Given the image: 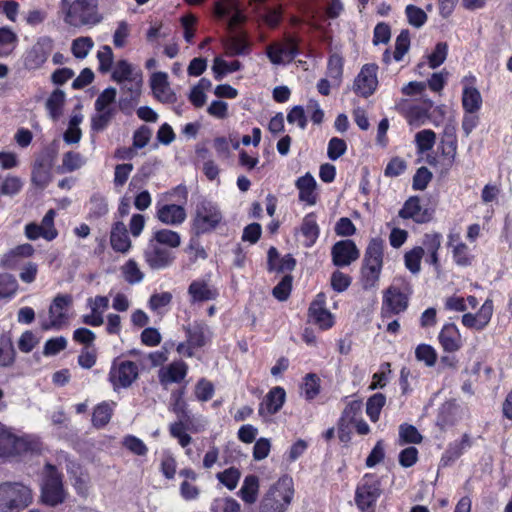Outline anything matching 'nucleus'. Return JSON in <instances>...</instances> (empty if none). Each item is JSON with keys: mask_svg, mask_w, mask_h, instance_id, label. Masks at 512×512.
<instances>
[{"mask_svg": "<svg viewBox=\"0 0 512 512\" xmlns=\"http://www.w3.org/2000/svg\"><path fill=\"white\" fill-rule=\"evenodd\" d=\"M59 13L70 27L95 26L102 22L99 0H60Z\"/></svg>", "mask_w": 512, "mask_h": 512, "instance_id": "nucleus-1", "label": "nucleus"}, {"mask_svg": "<svg viewBox=\"0 0 512 512\" xmlns=\"http://www.w3.org/2000/svg\"><path fill=\"white\" fill-rule=\"evenodd\" d=\"M384 241L373 238L365 251L361 267L360 282L364 290H373L378 287L383 267Z\"/></svg>", "mask_w": 512, "mask_h": 512, "instance_id": "nucleus-2", "label": "nucleus"}, {"mask_svg": "<svg viewBox=\"0 0 512 512\" xmlns=\"http://www.w3.org/2000/svg\"><path fill=\"white\" fill-rule=\"evenodd\" d=\"M33 502L30 487L21 482L0 484V512H20Z\"/></svg>", "mask_w": 512, "mask_h": 512, "instance_id": "nucleus-3", "label": "nucleus"}, {"mask_svg": "<svg viewBox=\"0 0 512 512\" xmlns=\"http://www.w3.org/2000/svg\"><path fill=\"white\" fill-rule=\"evenodd\" d=\"M293 495L292 478H280L263 496L259 507L260 512H285Z\"/></svg>", "mask_w": 512, "mask_h": 512, "instance_id": "nucleus-4", "label": "nucleus"}, {"mask_svg": "<svg viewBox=\"0 0 512 512\" xmlns=\"http://www.w3.org/2000/svg\"><path fill=\"white\" fill-rule=\"evenodd\" d=\"M66 493L63 487V475L57 468L47 463L41 485V499L49 506H57L65 501Z\"/></svg>", "mask_w": 512, "mask_h": 512, "instance_id": "nucleus-5", "label": "nucleus"}, {"mask_svg": "<svg viewBox=\"0 0 512 512\" xmlns=\"http://www.w3.org/2000/svg\"><path fill=\"white\" fill-rule=\"evenodd\" d=\"M381 494L379 479L374 474H366L357 485L355 503L363 512H375L376 503Z\"/></svg>", "mask_w": 512, "mask_h": 512, "instance_id": "nucleus-6", "label": "nucleus"}, {"mask_svg": "<svg viewBox=\"0 0 512 512\" xmlns=\"http://www.w3.org/2000/svg\"><path fill=\"white\" fill-rule=\"evenodd\" d=\"M411 288L403 281L402 286L390 285L383 293L382 316L391 317L407 310Z\"/></svg>", "mask_w": 512, "mask_h": 512, "instance_id": "nucleus-7", "label": "nucleus"}, {"mask_svg": "<svg viewBox=\"0 0 512 512\" xmlns=\"http://www.w3.org/2000/svg\"><path fill=\"white\" fill-rule=\"evenodd\" d=\"M139 377L138 365L130 360H114L110 368L108 379L114 391L129 388Z\"/></svg>", "mask_w": 512, "mask_h": 512, "instance_id": "nucleus-8", "label": "nucleus"}, {"mask_svg": "<svg viewBox=\"0 0 512 512\" xmlns=\"http://www.w3.org/2000/svg\"><path fill=\"white\" fill-rule=\"evenodd\" d=\"M300 38L296 35H287L282 43L274 42L267 46L266 55L274 65H280L284 59L293 61L300 54Z\"/></svg>", "mask_w": 512, "mask_h": 512, "instance_id": "nucleus-9", "label": "nucleus"}, {"mask_svg": "<svg viewBox=\"0 0 512 512\" xmlns=\"http://www.w3.org/2000/svg\"><path fill=\"white\" fill-rule=\"evenodd\" d=\"M458 149V140L454 126H446L440 143L437 146V152L440 154L441 166L448 171L454 164Z\"/></svg>", "mask_w": 512, "mask_h": 512, "instance_id": "nucleus-10", "label": "nucleus"}, {"mask_svg": "<svg viewBox=\"0 0 512 512\" xmlns=\"http://www.w3.org/2000/svg\"><path fill=\"white\" fill-rule=\"evenodd\" d=\"M73 298L70 294H58L49 308L50 322L41 324V328L45 331L50 329L59 330L66 323V310L72 304Z\"/></svg>", "mask_w": 512, "mask_h": 512, "instance_id": "nucleus-11", "label": "nucleus"}, {"mask_svg": "<svg viewBox=\"0 0 512 512\" xmlns=\"http://www.w3.org/2000/svg\"><path fill=\"white\" fill-rule=\"evenodd\" d=\"M477 78L472 73L462 78V109L466 113H477L483 104L480 91L476 87Z\"/></svg>", "mask_w": 512, "mask_h": 512, "instance_id": "nucleus-12", "label": "nucleus"}, {"mask_svg": "<svg viewBox=\"0 0 512 512\" xmlns=\"http://www.w3.org/2000/svg\"><path fill=\"white\" fill-rule=\"evenodd\" d=\"M53 50V40L48 36L40 37L37 42L26 52L24 58L25 67L29 70L41 68L47 61Z\"/></svg>", "mask_w": 512, "mask_h": 512, "instance_id": "nucleus-13", "label": "nucleus"}, {"mask_svg": "<svg viewBox=\"0 0 512 512\" xmlns=\"http://www.w3.org/2000/svg\"><path fill=\"white\" fill-rule=\"evenodd\" d=\"M377 71L378 66L375 63L363 65L354 80V92L363 98L371 96L378 86Z\"/></svg>", "mask_w": 512, "mask_h": 512, "instance_id": "nucleus-14", "label": "nucleus"}, {"mask_svg": "<svg viewBox=\"0 0 512 512\" xmlns=\"http://www.w3.org/2000/svg\"><path fill=\"white\" fill-rule=\"evenodd\" d=\"M144 257L149 267L155 270L169 267L175 259V255L170 248L161 246L159 243H153V240L145 249Z\"/></svg>", "mask_w": 512, "mask_h": 512, "instance_id": "nucleus-15", "label": "nucleus"}, {"mask_svg": "<svg viewBox=\"0 0 512 512\" xmlns=\"http://www.w3.org/2000/svg\"><path fill=\"white\" fill-rule=\"evenodd\" d=\"M434 210L429 207H423L420 198L417 196L409 197L399 211L402 219H412L416 224H425L433 219Z\"/></svg>", "mask_w": 512, "mask_h": 512, "instance_id": "nucleus-16", "label": "nucleus"}, {"mask_svg": "<svg viewBox=\"0 0 512 512\" xmlns=\"http://www.w3.org/2000/svg\"><path fill=\"white\" fill-rule=\"evenodd\" d=\"M326 296L324 293H318L310 304L308 309L309 322L319 326L320 329L326 330L333 326V315L326 309Z\"/></svg>", "mask_w": 512, "mask_h": 512, "instance_id": "nucleus-17", "label": "nucleus"}, {"mask_svg": "<svg viewBox=\"0 0 512 512\" xmlns=\"http://www.w3.org/2000/svg\"><path fill=\"white\" fill-rule=\"evenodd\" d=\"M221 221L222 213L216 203L204 197L197 200L194 224H220Z\"/></svg>", "mask_w": 512, "mask_h": 512, "instance_id": "nucleus-18", "label": "nucleus"}, {"mask_svg": "<svg viewBox=\"0 0 512 512\" xmlns=\"http://www.w3.org/2000/svg\"><path fill=\"white\" fill-rule=\"evenodd\" d=\"M358 257L359 251L352 240L339 241L332 248V260L335 266H347Z\"/></svg>", "mask_w": 512, "mask_h": 512, "instance_id": "nucleus-19", "label": "nucleus"}, {"mask_svg": "<svg viewBox=\"0 0 512 512\" xmlns=\"http://www.w3.org/2000/svg\"><path fill=\"white\" fill-rule=\"evenodd\" d=\"M295 187L298 190V199L305 204L312 206L318 201L317 182L310 172L299 177L295 181Z\"/></svg>", "mask_w": 512, "mask_h": 512, "instance_id": "nucleus-20", "label": "nucleus"}, {"mask_svg": "<svg viewBox=\"0 0 512 512\" xmlns=\"http://www.w3.org/2000/svg\"><path fill=\"white\" fill-rule=\"evenodd\" d=\"M438 339L445 352L454 353L462 347L461 335L454 323L445 324L439 333Z\"/></svg>", "mask_w": 512, "mask_h": 512, "instance_id": "nucleus-21", "label": "nucleus"}, {"mask_svg": "<svg viewBox=\"0 0 512 512\" xmlns=\"http://www.w3.org/2000/svg\"><path fill=\"white\" fill-rule=\"evenodd\" d=\"M285 397L286 393L282 387L276 386L272 388L265 396L263 403H261L259 414L273 415L277 413L282 408Z\"/></svg>", "mask_w": 512, "mask_h": 512, "instance_id": "nucleus-22", "label": "nucleus"}, {"mask_svg": "<svg viewBox=\"0 0 512 512\" xmlns=\"http://www.w3.org/2000/svg\"><path fill=\"white\" fill-rule=\"evenodd\" d=\"M9 456H21L40 451V442L30 436L16 437L11 433Z\"/></svg>", "mask_w": 512, "mask_h": 512, "instance_id": "nucleus-23", "label": "nucleus"}, {"mask_svg": "<svg viewBox=\"0 0 512 512\" xmlns=\"http://www.w3.org/2000/svg\"><path fill=\"white\" fill-rule=\"evenodd\" d=\"M433 107L431 100H425L423 105L411 104L404 111V117L412 126H420L429 119L430 110Z\"/></svg>", "mask_w": 512, "mask_h": 512, "instance_id": "nucleus-24", "label": "nucleus"}, {"mask_svg": "<svg viewBox=\"0 0 512 512\" xmlns=\"http://www.w3.org/2000/svg\"><path fill=\"white\" fill-rule=\"evenodd\" d=\"M187 340L190 346L201 348L211 338V331L205 323L195 322L185 328Z\"/></svg>", "mask_w": 512, "mask_h": 512, "instance_id": "nucleus-25", "label": "nucleus"}, {"mask_svg": "<svg viewBox=\"0 0 512 512\" xmlns=\"http://www.w3.org/2000/svg\"><path fill=\"white\" fill-rule=\"evenodd\" d=\"M157 217L164 224H182L186 211L182 205L164 204L157 209Z\"/></svg>", "mask_w": 512, "mask_h": 512, "instance_id": "nucleus-26", "label": "nucleus"}, {"mask_svg": "<svg viewBox=\"0 0 512 512\" xmlns=\"http://www.w3.org/2000/svg\"><path fill=\"white\" fill-rule=\"evenodd\" d=\"M187 374V366L184 363H172L159 371V381L166 387L171 383L181 382Z\"/></svg>", "mask_w": 512, "mask_h": 512, "instance_id": "nucleus-27", "label": "nucleus"}, {"mask_svg": "<svg viewBox=\"0 0 512 512\" xmlns=\"http://www.w3.org/2000/svg\"><path fill=\"white\" fill-rule=\"evenodd\" d=\"M233 8L228 0H218L214 5V14L219 19L229 17V27L234 28L243 23L245 16L240 11L232 13Z\"/></svg>", "mask_w": 512, "mask_h": 512, "instance_id": "nucleus-28", "label": "nucleus"}, {"mask_svg": "<svg viewBox=\"0 0 512 512\" xmlns=\"http://www.w3.org/2000/svg\"><path fill=\"white\" fill-rule=\"evenodd\" d=\"M142 79L140 78L135 84L130 87L126 85L123 87L128 93V96H122L119 100V109L125 115H131L135 106L139 102L141 95Z\"/></svg>", "mask_w": 512, "mask_h": 512, "instance_id": "nucleus-29", "label": "nucleus"}, {"mask_svg": "<svg viewBox=\"0 0 512 512\" xmlns=\"http://www.w3.org/2000/svg\"><path fill=\"white\" fill-rule=\"evenodd\" d=\"M66 470L70 479L73 481L76 492L81 496H86L88 494V477L83 473L80 465L69 461Z\"/></svg>", "mask_w": 512, "mask_h": 512, "instance_id": "nucleus-30", "label": "nucleus"}, {"mask_svg": "<svg viewBox=\"0 0 512 512\" xmlns=\"http://www.w3.org/2000/svg\"><path fill=\"white\" fill-rule=\"evenodd\" d=\"M111 78L117 83L129 81L135 84L140 78L142 79V74L140 71L133 74L132 65L127 60L122 59L116 63Z\"/></svg>", "mask_w": 512, "mask_h": 512, "instance_id": "nucleus-31", "label": "nucleus"}, {"mask_svg": "<svg viewBox=\"0 0 512 512\" xmlns=\"http://www.w3.org/2000/svg\"><path fill=\"white\" fill-rule=\"evenodd\" d=\"M51 181V163L47 159H38L32 168V182L45 188Z\"/></svg>", "mask_w": 512, "mask_h": 512, "instance_id": "nucleus-32", "label": "nucleus"}, {"mask_svg": "<svg viewBox=\"0 0 512 512\" xmlns=\"http://www.w3.org/2000/svg\"><path fill=\"white\" fill-rule=\"evenodd\" d=\"M470 446L471 441L468 434H464L461 440L450 443L441 458L442 466H448L451 462H454L463 454L464 450Z\"/></svg>", "mask_w": 512, "mask_h": 512, "instance_id": "nucleus-33", "label": "nucleus"}, {"mask_svg": "<svg viewBox=\"0 0 512 512\" xmlns=\"http://www.w3.org/2000/svg\"><path fill=\"white\" fill-rule=\"evenodd\" d=\"M188 293L193 302L214 300L218 296L217 290L211 288L204 281H193L189 285Z\"/></svg>", "mask_w": 512, "mask_h": 512, "instance_id": "nucleus-34", "label": "nucleus"}, {"mask_svg": "<svg viewBox=\"0 0 512 512\" xmlns=\"http://www.w3.org/2000/svg\"><path fill=\"white\" fill-rule=\"evenodd\" d=\"M448 245L452 247L453 259L459 266H469L472 263V256L469 254L468 247L458 241L453 234L449 236Z\"/></svg>", "mask_w": 512, "mask_h": 512, "instance_id": "nucleus-35", "label": "nucleus"}, {"mask_svg": "<svg viewBox=\"0 0 512 512\" xmlns=\"http://www.w3.org/2000/svg\"><path fill=\"white\" fill-rule=\"evenodd\" d=\"M65 104V93L61 89H55L46 101V109L50 118L54 121L58 120L62 113Z\"/></svg>", "mask_w": 512, "mask_h": 512, "instance_id": "nucleus-36", "label": "nucleus"}, {"mask_svg": "<svg viewBox=\"0 0 512 512\" xmlns=\"http://www.w3.org/2000/svg\"><path fill=\"white\" fill-rule=\"evenodd\" d=\"M259 491V479L256 475H248L245 477L239 495L247 504H254L257 501Z\"/></svg>", "mask_w": 512, "mask_h": 512, "instance_id": "nucleus-37", "label": "nucleus"}, {"mask_svg": "<svg viewBox=\"0 0 512 512\" xmlns=\"http://www.w3.org/2000/svg\"><path fill=\"white\" fill-rule=\"evenodd\" d=\"M112 248L121 253H126L131 247L128 230L125 226H114L110 235Z\"/></svg>", "mask_w": 512, "mask_h": 512, "instance_id": "nucleus-38", "label": "nucleus"}, {"mask_svg": "<svg viewBox=\"0 0 512 512\" xmlns=\"http://www.w3.org/2000/svg\"><path fill=\"white\" fill-rule=\"evenodd\" d=\"M344 59L341 55L333 53L329 56L327 61V77H329L334 84L340 85L343 77Z\"/></svg>", "mask_w": 512, "mask_h": 512, "instance_id": "nucleus-39", "label": "nucleus"}, {"mask_svg": "<svg viewBox=\"0 0 512 512\" xmlns=\"http://www.w3.org/2000/svg\"><path fill=\"white\" fill-rule=\"evenodd\" d=\"M242 64L239 60L227 62L221 57H215L212 70L214 78L218 81L222 80L227 73H233L241 70Z\"/></svg>", "mask_w": 512, "mask_h": 512, "instance_id": "nucleus-40", "label": "nucleus"}, {"mask_svg": "<svg viewBox=\"0 0 512 512\" xmlns=\"http://www.w3.org/2000/svg\"><path fill=\"white\" fill-rule=\"evenodd\" d=\"M301 389L306 400L311 401L315 399L321 390V380L318 375L315 373L306 374Z\"/></svg>", "mask_w": 512, "mask_h": 512, "instance_id": "nucleus-41", "label": "nucleus"}, {"mask_svg": "<svg viewBox=\"0 0 512 512\" xmlns=\"http://www.w3.org/2000/svg\"><path fill=\"white\" fill-rule=\"evenodd\" d=\"M417 152L423 154L430 151L436 142V133L431 129H423L415 134Z\"/></svg>", "mask_w": 512, "mask_h": 512, "instance_id": "nucleus-42", "label": "nucleus"}, {"mask_svg": "<svg viewBox=\"0 0 512 512\" xmlns=\"http://www.w3.org/2000/svg\"><path fill=\"white\" fill-rule=\"evenodd\" d=\"M113 409L107 402L97 405L92 414V424L96 428L105 427L111 420Z\"/></svg>", "mask_w": 512, "mask_h": 512, "instance_id": "nucleus-43", "label": "nucleus"}, {"mask_svg": "<svg viewBox=\"0 0 512 512\" xmlns=\"http://www.w3.org/2000/svg\"><path fill=\"white\" fill-rule=\"evenodd\" d=\"M25 235L30 240L42 237L47 241H52L58 236V231L55 226H25Z\"/></svg>", "mask_w": 512, "mask_h": 512, "instance_id": "nucleus-44", "label": "nucleus"}, {"mask_svg": "<svg viewBox=\"0 0 512 512\" xmlns=\"http://www.w3.org/2000/svg\"><path fill=\"white\" fill-rule=\"evenodd\" d=\"M386 403V397L382 393H375L370 396L366 403V414L372 422H377L380 412Z\"/></svg>", "mask_w": 512, "mask_h": 512, "instance_id": "nucleus-45", "label": "nucleus"}, {"mask_svg": "<svg viewBox=\"0 0 512 512\" xmlns=\"http://www.w3.org/2000/svg\"><path fill=\"white\" fill-rule=\"evenodd\" d=\"M97 113L91 117V130L93 132H102L104 131L111 120L115 116V109L108 108V110L96 111Z\"/></svg>", "mask_w": 512, "mask_h": 512, "instance_id": "nucleus-46", "label": "nucleus"}, {"mask_svg": "<svg viewBox=\"0 0 512 512\" xmlns=\"http://www.w3.org/2000/svg\"><path fill=\"white\" fill-rule=\"evenodd\" d=\"M424 255V248L421 246L414 247L404 255V262L406 268L412 274H418L421 270V259Z\"/></svg>", "mask_w": 512, "mask_h": 512, "instance_id": "nucleus-47", "label": "nucleus"}, {"mask_svg": "<svg viewBox=\"0 0 512 512\" xmlns=\"http://www.w3.org/2000/svg\"><path fill=\"white\" fill-rule=\"evenodd\" d=\"M153 243H159L161 246H168V248H175L180 245V236L177 232L168 229H162L155 233V240Z\"/></svg>", "mask_w": 512, "mask_h": 512, "instance_id": "nucleus-48", "label": "nucleus"}, {"mask_svg": "<svg viewBox=\"0 0 512 512\" xmlns=\"http://www.w3.org/2000/svg\"><path fill=\"white\" fill-rule=\"evenodd\" d=\"M410 48V33L409 30L403 29L399 33L395 41V50L393 53V58L395 61H401L404 55L408 52Z\"/></svg>", "mask_w": 512, "mask_h": 512, "instance_id": "nucleus-49", "label": "nucleus"}, {"mask_svg": "<svg viewBox=\"0 0 512 512\" xmlns=\"http://www.w3.org/2000/svg\"><path fill=\"white\" fill-rule=\"evenodd\" d=\"M122 273L125 281L132 285L140 283L144 278V274L133 259H130L125 263L122 267Z\"/></svg>", "mask_w": 512, "mask_h": 512, "instance_id": "nucleus-50", "label": "nucleus"}, {"mask_svg": "<svg viewBox=\"0 0 512 512\" xmlns=\"http://www.w3.org/2000/svg\"><path fill=\"white\" fill-rule=\"evenodd\" d=\"M93 40L91 37H79L73 40L71 51L74 57L78 59L85 58L93 48Z\"/></svg>", "mask_w": 512, "mask_h": 512, "instance_id": "nucleus-51", "label": "nucleus"}, {"mask_svg": "<svg viewBox=\"0 0 512 512\" xmlns=\"http://www.w3.org/2000/svg\"><path fill=\"white\" fill-rule=\"evenodd\" d=\"M415 357L418 361H422L426 366L432 367L437 360L436 350L428 344H420L415 349Z\"/></svg>", "mask_w": 512, "mask_h": 512, "instance_id": "nucleus-52", "label": "nucleus"}, {"mask_svg": "<svg viewBox=\"0 0 512 512\" xmlns=\"http://www.w3.org/2000/svg\"><path fill=\"white\" fill-rule=\"evenodd\" d=\"M448 54V45L446 42H438L435 45L434 50L432 53L428 56V64L429 67L432 69L438 68L440 65H442Z\"/></svg>", "mask_w": 512, "mask_h": 512, "instance_id": "nucleus-53", "label": "nucleus"}, {"mask_svg": "<svg viewBox=\"0 0 512 512\" xmlns=\"http://www.w3.org/2000/svg\"><path fill=\"white\" fill-rule=\"evenodd\" d=\"M241 473L235 467H230L223 472L217 473L216 477L229 490H234L239 482Z\"/></svg>", "mask_w": 512, "mask_h": 512, "instance_id": "nucleus-54", "label": "nucleus"}, {"mask_svg": "<svg viewBox=\"0 0 512 512\" xmlns=\"http://www.w3.org/2000/svg\"><path fill=\"white\" fill-rule=\"evenodd\" d=\"M116 89L113 87H108L104 89L97 99L95 100V110L96 111H102V110H108V108H111L110 106L115 102L116 100Z\"/></svg>", "mask_w": 512, "mask_h": 512, "instance_id": "nucleus-55", "label": "nucleus"}, {"mask_svg": "<svg viewBox=\"0 0 512 512\" xmlns=\"http://www.w3.org/2000/svg\"><path fill=\"white\" fill-rule=\"evenodd\" d=\"M18 288L16 279L7 273L0 274V298L12 297Z\"/></svg>", "mask_w": 512, "mask_h": 512, "instance_id": "nucleus-56", "label": "nucleus"}, {"mask_svg": "<svg viewBox=\"0 0 512 512\" xmlns=\"http://www.w3.org/2000/svg\"><path fill=\"white\" fill-rule=\"evenodd\" d=\"M212 512H240V504L232 497L216 499L211 505Z\"/></svg>", "mask_w": 512, "mask_h": 512, "instance_id": "nucleus-57", "label": "nucleus"}, {"mask_svg": "<svg viewBox=\"0 0 512 512\" xmlns=\"http://www.w3.org/2000/svg\"><path fill=\"white\" fill-rule=\"evenodd\" d=\"M405 13L409 24L416 28L423 26L427 21V14L415 5L406 6Z\"/></svg>", "mask_w": 512, "mask_h": 512, "instance_id": "nucleus-58", "label": "nucleus"}, {"mask_svg": "<svg viewBox=\"0 0 512 512\" xmlns=\"http://www.w3.org/2000/svg\"><path fill=\"white\" fill-rule=\"evenodd\" d=\"M293 277L285 275L281 281L273 288L272 294L279 301H285L289 298L292 289Z\"/></svg>", "mask_w": 512, "mask_h": 512, "instance_id": "nucleus-59", "label": "nucleus"}, {"mask_svg": "<svg viewBox=\"0 0 512 512\" xmlns=\"http://www.w3.org/2000/svg\"><path fill=\"white\" fill-rule=\"evenodd\" d=\"M399 437L404 443L418 444L422 441V436L417 428L410 424H401L399 427Z\"/></svg>", "mask_w": 512, "mask_h": 512, "instance_id": "nucleus-60", "label": "nucleus"}, {"mask_svg": "<svg viewBox=\"0 0 512 512\" xmlns=\"http://www.w3.org/2000/svg\"><path fill=\"white\" fill-rule=\"evenodd\" d=\"M23 187L21 179L17 176H7L0 185V193L2 195L13 196L20 192Z\"/></svg>", "mask_w": 512, "mask_h": 512, "instance_id": "nucleus-61", "label": "nucleus"}, {"mask_svg": "<svg viewBox=\"0 0 512 512\" xmlns=\"http://www.w3.org/2000/svg\"><path fill=\"white\" fill-rule=\"evenodd\" d=\"M123 446L138 456H144L148 452V448L145 443L140 438L133 435H127L124 437Z\"/></svg>", "mask_w": 512, "mask_h": 512, "instance_id": "nucleus-62", "label": "nucleus"}, {"mask_svg": "<svg viewBox=\"0 0 512 512\" xmlns=\"http://www.w3.org/2000/svg\"><path fill=\"white\" fill-rule=\"evenodd\" d=\"M228 54L231 56L245 55L250 51V46L245 37H232L227 45Z\"/></svg>", "mask_w": 512, "mask_h": 512, "instance_id": "nucleus-63", "label": "nucleus"}, {"mask_svg": "<svg viewBox=\"0 0 512 512\" xmlns=\"http://www.w3.org/2000/svg\"><path fill=\"white\" fill-rule=\"evenodd\" d=\"M97 59L99 62L98 70L101 73H106V72L110 71V69L112 68L113 59H114V55H113V51H112L111 47L108 45L102 46L101 50H99L97 53Z\"/></svg>", "mask_w": 512, "mask_h": 512, "instance_id": "nucleus-64", "label": "nucleus"}]
</instances>
